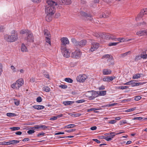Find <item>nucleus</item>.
I'll list each match as a JSON object with an SVG mask.
<instances>
[{"label": "nucleus", "mask_w": 147, "mask_h": 147, "mask_svg": "<svg viewBox=\"0 0 147 147\" xmlns=\"http://www.w3.org/2000/svg\"><path fill=\"white\" fill-rule=\"evenodd\" d=\"M140 77L141 74H137L133 76V78L134 79H137L140 78Z\"/></svg>", "instance_id": "obj_30"}, {"label": "nucleus", "mask_w": 147, "mask_h": 147, "mask_svg": "<svg viewBox=\"0 0 147 147\" xmlns=\"http://www.w3.org/2000/svg\"><path fill=\"white\" fill-rule=\"evenodd\" d=\"M14 100H16L14 102L15 104L17 106L19 105L20 104V101L15 99H14Z\"/></svg>", "instance_id": "obj_58"}, {"label": "nucleus", "mask_w": 147, "mask_h": 147, "mask_svg": "<svg viewBox=\"0 0 147 147\" xmlns=\"http://www.w3.org/2000/svg\"><path fill=\"white\" fill-rule=\"evenodd\" d=\"M110 36V39L113 40L115 41V39H116L115 37L113 35L111 34Z\"/></svg>", "instance_id": "obj_60"}, {"label": "nucleus", "mask_w": 147, "mask_h": 147, "mask_svg": "<svg viewBox=\"0 0 147 147\" xmlns=\"http://www.w3.org/2000/svg\"><path fill=\"white\" fill-rule=\"evenodd\" d=\"M51 37H45V40L46 42L48 43L50 45H51Z\"/></svg>", "instance_id": "obj_34"}, {"label": "nucleus", "mask_w": 147, "mask_h": 147, "mask_svg": "<svg viewBox=\"0 0 147 147\" xmlns=\"http://www.w3.org/2000/svg\"><path fill=\"white\" fill-rule=\"evenodd\" d=\"M18 38V33L16 31L13 30L11 34H5L4 36V39L8 42H13L17 40Z\"/></svg>", "instance_id": "obj_2"}, {"label": "nucleus", "mask_w": 147, "mask_h": 147, "mask_svg": "<svg viewBox=\"0 0 147 147\" xmlns=\"http://www.w3.org/2000/svg\"><path fill=\"white\" fill-rule=\"evenodd\" d=\"M119 42H110L108 44V46H116L118 44Z\"/></svg>", "instance_id": "obj_38"}, {"label": "nucleus", "mask_w": 147, "mask_h": 147, "mask_svg": "<svg viewBox=\"0 0 147 147\" xmlns=\"http://www.w3.org/2000/svg\"><path fill=\"white\" fill-rule=\"evenodd\" d=\"M142 119V117H135L133 119V120H140Z\"/></svg>", "instance_id": "obj_63"}, {"label": "nucleus", "mask_w": 147, "mask_h": 147, "mask_svg": "<svg viewBox=\"0 0 147 147\" xmlns=\"http://www.w3.org/2000/svg\"><path fill=\"white\" fill-rule=\"evenodd\" d=\"M102 139H105L107 141H110L111 140V139L108 136H103Z\"/></svg>", "instance_id": "obj_45"}, {"label": "nucleus", "mask_w": 147, "mask_h": 147, "mask_svg": "<svg viewBox=\"0 0 147 147\" xmlns=\"http://www.w3.org/2000/svg\"><path fill=\"white\" fill-rule=\"evenodd\" d=\"M3 144L5 145H10L12 144H13L12 143H11L10 142H3Z\"/></svg>", "instance_id": "obj_51"}, {"label": "nucleus", "mask_w": 147, "mask_h": 147, "mask_svg": "<svg viewBox=\"0 0 147 147\" xmlns=\"http://www.w3.org/2000/svg\"><path fill=\"white\" fill-rule=\"evenodd\" d=\"M123 132H119V133H117L116 134L114 132H110V133H107V134H107V135H109V134H110L111 135H113L114 134H115V135H119V134H121L123 133Z\"/></svg>", "instance_id": "obj_37"}, {"label": "nucleus", "mask_w": 147, "mask_h": 147, "mask_svg": "<svg viewBox=\"0 0 147 147\" xmlns=\"http://www.w3.org/2000/svg\"><path fill=\"white\" fill-rule=\"evenodd\" d=\"M47 5L45 8V12L47 15H52L55 12V6L57 4L55 1L49 0L47 1Z\"/></svg>", "instance_id": "obj_1"}, {"label": "nucleus", "mask_w": 147, "mask_h": 147, "mask_svg": "<svg viewBox=\"0 0 147 147\" xmlns=\"http://www.w3.org/2000/svg\"><path fill=\"white\" fill-rule=\"evenodd\" d=\"M51 15H47L46 17V20L48 22H50L52 20V17L51 16Z\"/></svg>", "instance_id": "obj_32"}, {"label": "nucleus", "mask_w": 147, "mask_h": 147, "mask_svg": "<svg viewBox=\"0 0 147 147\" xmlns=\"http://www.w3.org/2000/svg\"><path fill=\"white\" fill-rule=\"evenodd\" d=\"M85 101V100L84 99H82V100H77L76 102L78 103H82L83 102H84Z\"/></svg>", "instance_id": "obj_61"}, {"label": "nucleus", "mask_w": 147, "mask_h": 147, "mask_svg": "<svg viewBox=\"0 0 147 147\" xmlns=\"http://www.w3.org/2000/svg\"><path fill=\"white\" fill-rule=\"evenodd\" d=\"M132 40V39H130L126 40L123 38H116L115 40V41H119V42H122L129 41Z\"/></svg>", "instance_id": "obj_17"}, {"label": "nucleus", "mask_w": 147, "mask_h": 147, "mask_svg": "<svg viewBox=\"0 0 147 147\" xmlns=\"http://www.w3.org/2000/svg\"><path fill=\"white\" fill-rule=\"evenodd\" d=\"M116 122V121L115 120H112L109 121L108 123L109 124H114Z\"/></svg>", "instance_id": "obj_59"}, {"label": "nucleus", "mask_w": 147, "mask_h": 147, "mask_svg": "<svg viewBox=\"0 0 147 147\" xmlns=\"http://www.w3.org/2000/svg\"><path fill=\"white\" fill-rule=\"evenodd\" d=\"M71 42L75 45H78V41H77L76 39L74 38H73L71 39Z\"/></svg>", "instance_id": "obj_28"}, {"label": "nucleus", "mask_w": 147, "mask_h": 147, "mask_svg": "<svg viewBox=\"0 0 147 147\" xmlns=\"http://www.w3.org/2000/svg\"><path fill=\"white\" fill-rule=\"evenodd\" d=\"M12 131H16L19 130L20 128L19 127H13L10 128Z\"/></svg>", "instance_id": "obj_41"}, {"label": "nucleus", "mask_w": 147, "mask_h": 147, "mask_svg": "<svg viewBox=\"0 0 147 147\" xmlns=\"http://www.w3.org/2000/svg\"><path fill=\"white\" fill-rule=\"evenodd\" d=\"M140 55L141 59H145L147 58V54L146 53H143V54H141Z\"/></svg>", "instance_id": "obj_35"}, {"label": "nucleus", "mask_w": 147, "mask_h": 147, "mask_svg": "<svg viewBox=\"0 0 147 147\" xmlns=\"http://www.w3.org/2000/svg\"><path fill=\"white\" fill-rule=\"evenodd\" d=\"M110 14V11H107L104 13L102 15V17L106 18H108Z\"/></svg>", "instance_id": "obj_23"}, {"label": "nucleus", "mask_w": 147, "mask_h": 147, "mask_svg": "<svg viewBox=\"0 0 147 147\" xmlns=\"http://www.w3.org/2000/svg\"><path fill=\"white\" fill-rule=\"evenodd\" d=\"M106 91H101L99 92V95L100 96H104L106 94Z\"/></svg>", "instance_id": "obj_44"}, {"label": "nucleus", "mask_w": 147, "mask_h": 147, "mask_svg": "<svg viewBox=\"0 0 147 147\" xmlns=\"http://www.w3.org/2000/svg\"><path fill=\"white\" fill-rule=\"evenodd\" d=\"M110 56H112L111 55L109 54H106L102 56V59H108L110 57Z\"/></svg>", "instance_id": "obj_39"}, {"label": "nucleus", "mask_w": 147, "mask_h": 147, "mask_svg": "<svg viewBox=\"0 0 147 147\" xmlns=\"http://www.w3.org/2000/svg\"><path fill=\"white\" fill-rule=\"evenodd\" d=\"M86 96L90 100L94 99L95 98L98 97L99 94L95 91H88L86 94Z\"/></svg>", "instance_id": "obj_3"}, {"label": "nucleus", "mask_w": 147, "mask_h": 147, "mask_svg": "<svg viewBox=\"0 0 147 147\" xmlns=\"http://www.w3.org/2000/svg\"><path fill=\"white\" fill-rule=\"evenodd\" d=\"M74 102L73 101H64L63 102V104L65 105H68L74 103Z\"/></svg>", "instance_id": "obj_26"}, {"label": "nucleus", "mask_w": 147, "mask_h": 147, "mask_svg": "<svg viewBox=\"0 0 147 147\" xmlns=\"http://www.w3.org/2000/svg\"><path fill=\"white\" fill-rule=\"evenodd\" d=\"M136 34L137 35L140 36L145 35L144 30L138 31Z\"/></svg>", "instance_id": "obj_25"}, {"label": "nucleus", "mask_w": 147, "mask_h": 147, "mask_svg": "<svg viewBox=\"0 0 147 147\" xmlns=\"http://www.w3.org/2000/svg\"><path fill=\"white\" fill-rule=\"evenodd\" d=\"M97 110V109L96 108H90L88 109L87 111V112H90L92 111H95Z\"/></svg>", "instance_id": "obj_56"}, {"label": "nucleus", "mask_w": 147, "mask_h": 147, "mask_svg": "<svg viewBox=\"0 0 147 147\" xmlns=\"http://www.w3.org/2000/svg\"><path fill=\"white\" fill-rule=\"evenodd\" d=\"M91 43V47L90 49V51L91 52H93L95 51L99 47V44L96 42H93L92 41Z\"/></svg>", "instance_id": "obj_8"}, {"label": "nucleus", "mask_w": 147, "mask_h": 147, "mask_svg": "<svg viewBox=\"0 0 147 147\" xmlns=\"http://www.w3.org/2000/svg\"><path fill=\"white\" fill-rule=\"evenodd\" d=\"M21 50L22 52H28V50L27 47L24 43H22L21 47Z\"/></svg>", "instance_id": "obj_19"}, {"label": "nucleus", "mask_w": 147, "mask_h": 147, "mask_svg": "<svg viewBox=\"0 0 147 147\" xmlns=\"http://www.w3.org/2000/svg\"><path fill=\"white\" fill-rule=\"evenodd\" d=\"M42 90L46 92H49L51 89L49 87L47 86H45L43 87Z\"/></svg>", "instance_id": "obj_27"}, {"label": "nucleus", "mask_w": 147, "mask_h": 147, "mask_svg": "<svg viewBox=\"0 0 147 147\" xmlns=\"http://www.w3.org/2000/svg\"><path fill=\"white\" fill-rule=\"evenodd\" d=\"M44 34L45 37H51V35L49 31L47 29L44 30Z\"/></svg>", "instance_id": "obj_21"}, {"label": "nucleus", "mask_w": 147, "mask_h": 147, "mask_svg": "<svg viewBox=\"0 0 147 147\" xmlns=\"http://www.w3.org/2000/svg\"><path fill=\"white\" fill-rule=\"evenodd\" d=\"M77 125L74 124H69L64 127V129L65 128L70 129L75 127Z\"/></svg>", "instance_id": "obj_22"}, {"label": "nucleus", "mask_w": 147, "mask_h": 147, "mask_svg": "<svg viewBox=\"0 0 147 147\" xmlns=\"http://www.w3.org/2000/svg\"><path fill=\"white\" fill-rule=\"evenodd\" d=\"M6 114L9 117H13L16 116V115L14 113H7Z\"/></svg>", "instance_id": "obj_36"}, {"label": "nucleus", "mask_w": 147, "mask_h": 147, "mask_svg": "<svg viewBox=\"0 0 147 147\" xmlns=\"http://www.w3.org/2000/svg\"><path fill=\"white\" fill-rule=\"evenodd\" d=\"M87 77L86 75L85 74H80L77 77V81L80 83H83L84 82Z\"/></svg>", "instance_id": "obj_7"}, {"label": "nucleus", "mask_w": 147, "mask_h": 147, "mask_svg": "<svg viewBox=\"0 0 147 147\" xmlns=\"http://www.w3.org/2000/svg\"><path fill=\"white\" fill-rule=\"evenodd\" d=\"M34 129L30 130L27 131V133L29 134H31L34 132Z\"/></svg>", "instance_id": "obj_57"}, {"label": "nucleus", "mask_w": 147, "mask_h": 147, "mask_svg": "<svg viewBox=\"0 0 147 147\" xmlns=\"http://www.w3.org/2000/svg\"><path fill=\"white\" fill-rule=\"evenodd\" d=\"M127 123L126 120H122L120 121L119 122V125H123L125 124H127Z\"/></svg>", "instance_id": "obj_43"}, {"label": "nucleus", "mask_w": 147, "mask_h": 147, "mask_svg": "<svg viewBox=\"0 0 147 147\" xmlns=\"http://www.w3.org/2000/svg\"><path fill=\"white\" fill-rule=\"evenodd\" d=\"M115 76H106L103 78L102 80L104 82H109L113 81V80L115 79Z\"/></svg>", "instance_id": "obj_14"}, {"label": "nucleus", "mask_w": 147, "mask_h": 147, "mask_svg": "<svg viewBox=\"0 0 147 147\" xmlns=\"http://www.w3.org/2000/svg\"><path fill=\"white\" fill-rule=\"evenodd\" d=\"M47 127L43 125H36L32 127V129H47Z\"/></svg>", "instance_id": "obj_13"}, {"label": "nucleus", "mask_w": 147, "mask_h": 147, "mask_svg": "<svg viewBox=\"0 0 147 147\" xmlns=\"http://www.w3.org/2000/svg\"><path fill=\"white\" fill-rule=\"evenodd\" d=\"M130 51H128L126 53L121 54L120 57H124L127 55H128L130 54Z\"/></svg>", "instance_id": "obj_29"}, {"label": "nucleus", "mask_w": 147, "mask_h": 147, "mask_svg": "<svg viewBox=\"0 0 147 147\" xmlns=\"http://www.w3.org/2000/svg\"><path fill=\"white\" fill-rule=\"evenodd\" d=\"M33 107L38 110H40L44 109L45 108V107L42 105H37L33 106Z\"/></svg>", "instance_id": "obj_20"}, {"label": "nucleus", "mask_w": 147, "mask_h": 147, "mask_svg": "<svg viewBox=\"0 0 147 147\" xmlns=\"http://www.w3.org/2000/svg\"><path fill=\"white\" fill-rule=\"evenodd\" d=\"M105 35L107 39H110L111 34L107 33L105 34Z\"/></svg>", "instance_id": "obj_53"}, {"label": "nucleus", "mask_w": 147, "mask_h": 147, "mask_svg": "<svg viewBox=\"0 0 147 147\" xmlns=\"http://www.w3.org/2000/svg\"><path fill=\"white\" fill-rule=\"evenodd\" d=\"M141 98V97L140 96H138L135 97V100H136L138 101Z\"/></svg>", "instance_id": "obj_64"}, {"label": "nucleus", "mask_w": 147, "mask_h": 147, "mask_svg": "<svg viewBox=\"0 0 147 147\" xmlns=\"http://www.w3.org/2000/svg\"><path fill=\"white\" fill-rule=\"evenodd\" d=\"M59 87L63 89H65L67 88V86L65 85H62L59 86Z\"/></svg>", "instance_id": "obj_62"}, {"label": "nucleus", "mask_w": 147, "mask_h": 147, "mask_svg": "<svg viewBox=\"0 0 147 147\" xmlns=\"http://www.w3.org/2000/svg\"><path fill=\"white\" fill-rule=\"evenodd\" d=\"M144 83H141V82L136 83L135 82V84H134L135 85H134V86H135L142 85Z\"/></svg>", "instance_id": "obj_52"}, {"label": "nucleus", "mask_w": 147, "mask_h": 147, "mask_svg": "<svg viewBox=\"0 0 147 147\" xmlns=\"http://www.w3.org/2000/svg\"><path fill=\"white\" fill-rule=\"evenodd\" d=\"M134 84V81L131 80L124 84V85H129L131 84L132 87H134V85H135Z\"/></svg>", "instance_id": "obj_24"}, {"label": "nucleus", "mask_w": 147, "mask_h": 147, "mask_svg": "<svg viewBox=\"0 0 147 147\" xmlns=\"http://www.w3.org/2000/svg\"><path fill=\"white\" fill-rule=\"evenodd\" d=\"M64 80L65 82L68 83H72L73 82V80L69 78H65Z\"/></svg>", "instance_id": "obj_33"}, {"label": "nucleus", "mask_w": 147, "mask_h": 147, "mask_svg": "<svg viewBox=\"0 0 147 147\" xmlns=\"http://www.w3.org/2000/svg\"><path fill=\"white\" fill-rule=\"evenodd\" d=\"M60 40L61 42V47L62 46H66L67 45L69 44V41L67 37H63Z\"/></svg>", "instance_id": "obj_9"}, {"label": "nucleus", "mask_w": 147, "mask_h": 147, "mask_svg": "<svg viewBox=\"0 0 147 147\" xmlns=\"http://www.w3.org/2000/svg\"><path fill=\"white\" fill-rule=\"evenodd\" d=\"M136 107H134L132 108H131L129 109H127L125 111L126 112H129L131 111H134L136 109Z\"/></svg>", "instance_id": "obj_49"}, {"label": "nucleus", "mask_w": 147, "mask_h": 147, "mask_svg": "<svg viewBox=\"0 0 147 147\" xmlns=\"http://www.w3.org/2000/svg\"><path fill=\"white\" fill-rule=\"evenodd\" d=\"M61 51L64 57L68 58L70 56L69 49L67 48L66 46H62L61 47Z\"/></svg>", "instance_id": "obj_4"}, {"label": "nucleus", "mask_w": 147, "mask_h": 147, "mask_svg": "<svg viewBox=\"0 0 147 147\" xmlns=\"http://www.w3.org/2000/svg\"><path fill=\"white\" fill-rule=\"evenodd\" d=\"M35 78H31L30 80L29 81V82H30L31 83H33L35 82Z\"/></svg>", "instance_id": "obj_47"}, {"label": "nucleus", "mask_w": 147, "mask_h": 147, "mask_svg": "<svg viewBox=\"0 0 147 147\" xmlns=\"http://www.w3.org/2000/svg\"><path fill=\"white\" fill-rule=\"evenodd\" d=\"M76 130L75 129H72L69 130H65V131L68 133H70L71 132L74 131Z\"/></svg>", "instance_id": "obj_48"}, {"label": "nucleus", "mask_w": 147, "mask_h": 147, "mask_svg": "<svg viewBox=\"0 0 147 147\" xmlns=\"http://www.w3.org/2000/svg\"><path fill=\"white\" fill-rule=\"evenodd\" d=\"M71 3V0H58L57 3V5L59 4L62 5H69Z\"/></svg>", "instance_id": "obj_11"}, {"label": "nucleus", "mask_w": 147, "mask_h": 147, "mask_svg": "<svg viewBox=\"0 0 147 147\" xmlns=\"http://www.w3.org/2000/svg\"><path fill=\"white\" fill-rule=\"evenodd\" d=\"M9 142H11L14 143V144H16L19 143L20 142V141L13 140H9Z\"/></svg>", "instance_id": "obj_50"}, {"label": "nucleus", "mask_w": 147, "mask_h": 147, "mask_svg": "<svg viewBox=\"0 0 147 147\" xmlns=\"http://www.w3.org/2000/svg\"><path fill=\"white\" fill-rule=\"evenodd\" d=\"M11 87L13 89H18V88H17L16 87V84L15 82L12 84L11 85Z\"/></svg>", "instance_id": "obj_46"}, {"label": "nucleus", "mask_w": 147, "mask_h": 147, "mask_svg": "<svg viewBox=\"0 0 147 147\" xmlns=\"http://www.w3.org/2000/svg\"><path fill=\"white\" fill-rule=\"evenodd\" d=\"M141 59V58L140 55L136 56L135 58L134 61H137Z\"/></svg>", "instance_id": "obj_40"}, {"label": "nucleus", "mask_w": 147, "mask_h": 147, "mask_svg": "<svg viewBox=\"0 0 147 147\" xmlns=\"http://www.w3.org/2000/svg\"><path fill=\"white\" fill-rule=\"evenodd\" d=\"M93 34L94 36L97 38H99L100 36V34L98 33H94Z\"/></svg>", "instance_id": "obj_54"}, {"label": "nucleus", "mask_w": 147, "mask_h": 147, "mask_svg": "<svg viewBox=\"0 0 147 147\" xmlns=\"http://www.w3.org/2000/svg\"><path fill=\"white\" fill-rule=\"evenodd\" d=\"M16 82L17 83V85H18L17 88L18 89L22 86L24 83V80L22 78H20Z\"/></svg>", "instance_id": "obj_15"}, {"label": "nucleus", "mask_w": 147, "mask_h": 147, "mask_svg": "<svg viewBox=\"0 0 147 147\" xmlns=\"http://www.w3.org/2000/svg\"><path fill=\"white\" fill-rule=\"evenodd\" d=\"M11 69L12 70L13 72L15 73L17 72V70L16 69V67L13 65H11L10 66Z\"/></svg>", "instance_id": "obj_42"}, {"label": "nucleus", "mask_w": 147, "mask_h": 147, "mask_svg": "<svg viewBox=\"0 0 147 147\" xmlns=\"http://www.w3.org/2000/svg\"><path fill=\"white\" fill-rule=\"evenodd\" d=\"M27 36L25 37V40L27 42H32L34 41V38L33 34L30 32L26 34Z\"/></svg>", "instance_id": "obj_5"}, {"label": "nucleus", "mask_w": 147, "mask_h": 147, "mask_svg": "<svg viewBox=\"0 0 147 147\" xmlns=\"http://www.w3.org/2000/svg\"><path fill=\"white\" fill-rule=\"evenodd\" d=\"M82 54V52L80 49L75 50L71 54V57L74 59H79Z\"/></svg>", "instance_id": "obj_6"}, {"label": "nucleus", "mask_w": 147, "mask_h": 147, "mask_svg": "<svg viewBox=\"0 0 147 147\" xmlns=\"http://www.w3.org/2000/svg\"><path fill=\"white\" fill-rule=\"evenodd\" d=\"M111 71L108 69H104L102 70V73L104 75H108L111 74Z\"/></svg>", "instance_id": "obj_18"}, {"label": "nucleus", "mask_w": 147, "mask_h": 147, "mask_svg": "<svg viewBox=\"0 0 147 147\" xmlns=\"http://www.w3.org/2000/svg\"><path fill=\"white\" fill-rule=\"evenodd\" d=\"M107 65L108 66H113L114 65V61L112 56H110V57L107 59Z\"/></svg>", "instance_id": "obj_12"}, {"label": "nucleus", "mask_w": 147, "mask_h": 147, "mask_svg": "<svg viewBox=\"0 0 147 147\" xmlns=\"http://www.w3.org/2000/svg\"><path fill=\"white\" fill-rule=\"evenodd\" d=\"M42 99L41 97L39 96L36 98V101L38 102H41L42 101Z\"/></svg>", "instance_id": "obj_55"}, {"label": "nucleus", "mask_w": 147, "mask_h": 147, "mask_svg": "<svg viewBox=\"0 0 147 147\" xmlns=\"http://www.w3.org/2000/svg\"><path fill=\"white\" fill-rule=\"evenodd\" d=\"M147 14V8L143 9L140 12V13L138 14L136 18V20H139L140 18H142L143 15Z\"/></svg>", "instance_id": "obj_10"}, {"label": "nucleus", "mask_w": 147, "mask_h": 147, "mask_svg": "<svg viewBox=\"0 0 147 147\" xmlns=\"http://www.w3.org/2000/svg\"><path fill=\"white\" fill-rule=\"evenodd\" d=\"M87 41L85 40H82L80 41H78V45L77 46L83 47L87 43Z\"/></svg>", "instance_id": "obj_16"}, {"label": "nucleus", "mask_w": 147, "mask_h": 147, "mask_svg": "<svg viewBox=\"0 0 147 147\" xmlns=\"http://www.w3.org/2000/svg\"><path fill=\"white\" fill-rule=\"evenodd\" d=\"M30 31L27 29L22 30L20 31V33L21 34L28 33Z\"/></svg>", "instance_id": "obj_31"}]
</instances>
